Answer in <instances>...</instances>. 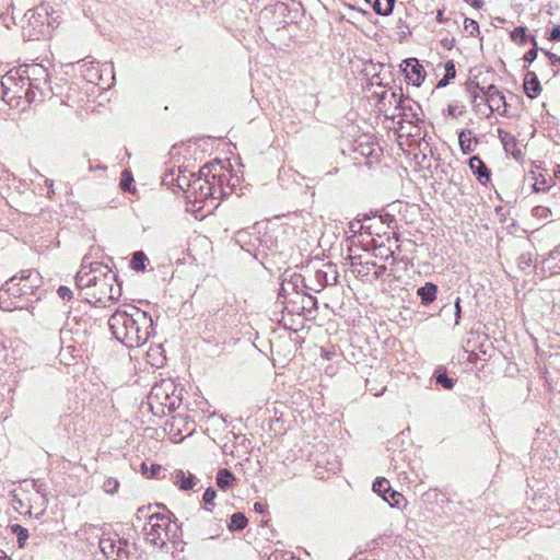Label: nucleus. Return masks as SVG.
<instances>
[{
    "instance_id": "obj_1",
    "label": "nucleus",
    "mask_w": 560,
    "mask_h": 560,
    "mask_svg": "<svg viewBox=\"0 0 560 560\" xmlns=\"http://www.w3.org/2000/svg\"><path fill=\"white\" fill-rule=\"evenodd\" d=\"M75 284L86 302L103 307L117 301L121 295V285L116 273L107 265L92 260L90 255L82 259L75 276Z\"/></svg>"
},
{
    "instance_id": "obj_2",
    "label": "nucleus",
    "mask_w": 560,
    "mask_h": 560,
    "mask_svg": "<svg viewBox=\"0 0 560 560\" xmlns=\"http://www.w3.org/2000/svg\"><path fill=\"white\" fill-rule=\"evenodd\" d=\"M147 399L149 411L158 418L165 416L166 411L176 410L182 404L180 390L171 380L154 384Z\"/></svg>"
},
{
    "instance_id": "obj_3",
    "label": "nucleus",
    "mask_w": 560,
    "mask_h": 560,
    "mask_svg": "<svg viewBox=\"0 0 560 560\" xmlns=\"http://www.w3.org/2000/svg\"><path fill=\"white\" fill-rule=\"evenodd\" d=\"M113 335L129 349L140 347V326L133 313L116 311L108 320Z\"/></svg>"
},
{
    "instance_id": "obj_4",
    "label": "nucleus",
    "mask_w": 560,
    "mask_h": 560,
    "mask_svg": "<svg viewBox=\"0 0 560 560\" xmlns=\"http://www.w3.org/2000/svg\"><path fill=\"white\" fill-rule=\"evenodd\" d=\"M39 273L35 270H24L20 277H13L5 282V285L0 290V306L4 310H10L9 306H3L5 296H21L33 294L39 287Z\"/></svg>"
},
{
    "instance_id": "obj_5",
    "label": "nucleus",
    "mask_w": 560,
    "mask_h": 560,
    "mask_svg": "<svg viewBox=\"0 0 560 560\" xmlns=\"http://www.w3.org/2000/svg\"><path fill=\"white\" fill-rule=\"evenodd\" d=\"M25 16L27 25L23 26V30L28 39H39L47 36L50 34L51 28L59 24V21H52L49 11L39 5L28 10Z\"/></svg>"
},
{
    "instance_id": "obj_6",
    "label": "nucleus",
    "mask_w": 560,
    "mask_h": 560,
    "mask_svg": "<svg viewBox=\"0 0 560 560\" xmlns=\"http://www.w3.org/2000/svg\"><path fill=\"white\" fill-rule=\"evenodd\" d=\"M145 517L147 521L142 525L145 544L152 547H163L168 538L170 518L163 513H153Z\"/></svg>"
},
{
    "instance_id": "obj_7",
    "label": "nucleus",
    "mask_w": 560,
    "mask_h": 560,
    "mask_svg": "<svg viewBox=\"0 0 560 560\" xmlns=\"http://www.w3.org/2000/svg\"><path fill=\"white\" fill-rule=\"evenodd\" d=\"M100 549L103 555L113 560H132L131 548L135 549V545H130L127 540L120 539L118 535L103 536L100 539Z\"/></svg>"
},
{
    "instance_id": "obj_8",
    "label": "nucleus",
    "mask_w": 560,
    "mask_h": 560,
    "mask_svg": "<svg viewBox=\"0 0 560 560\" xmlns=\"http://www.w3.org/2000/svg\"><path fill=\"white\" fill-rule=\"evenodd\" d=\"M214 165H205L199 171V176L192 179L190 190L196 201H202L209 197L217 198V184L210 180Z\"/></svg>"
},
{
    "instance_id": "obj_9",
    "label": "nucleus",
    "mask_w": 560,
    "mask_h": 560,
    "mask_svg": "<svg viewBox=\"0 0 560 560\" xmlns=\"http://www.w3.org/2000/svg\"><path fill=\"white\" fill-rule=\"evenodd\" d=\"M183 423V419L180 417L174 416L171 420L165 422L164 428L159 429L154 427H145L142 429V440L150 439L154 440L155 444L159 443L166 434L170 435L172 442L177 443L183 440V435L180 434L179 424Z\"/></svg>"
},
{
    "instance_id": "obj_10",
    "label": "nucleus",
    "mask_w": 560,
    "mask_h": 560,
    "mask_svg": "<svg viewBox=\"0 0 560 560\" xmlns=\"http://www.w3.org/2000/svg\"><path fill=\"white\" fill-rule=\"evenodd\" d=\"M26 85H28V78H23L18 72H8L1 79L3 90L2 97L4 100L8 97V102H11L15 97L21 98L23 95H26Z\"/></svg>"
},
{
    "instance_id": "obj_11",
    "label": "nucleus",
    "mask_w": 560,
    "mask_h": 560,
    "mask_svg": "<svg viewBox=\"0 0 560 560\" xmlns=\"http://www.w3.org/2000/svg\"><path fill=\"white\" fill-rule=\"evenodd\" d=\"M389 96L395 102L397 115L401 116L405 121L412 124L420 120L419 113L421 108L417 102L410 97L398 95L396 92H390ZM393 116H396V114Z\"/></svg>"
},
{
    "instance_id": "obj_12",
    "label": "nucleus",
    "mask_w": 560,
    "mask_h": 560,
    "mask_svg": "<svg viewBox=\"0 0 560 560\" xmlns=\"http://www.w3.org/2000/svg\"><path fill=\"white\" fill-rule=\"evenodd\" d=\"M482 97L481 102H485L488 105V116L499 110L501 107L506 108L508 104L505 101V96L501 91L494 85L490 84L485 89H481Z\"/></svg>"
},
{
    "instance_id": "obj_13",
    "label": "nucleus",
    "mask_w": 560,
    "mask_h": 560,
    "mask_svg": "<svg viewBox=\"0 0 560 560\" xmlns=\"http://www.w3.org/2000/svg\"><path fill=\"white\" fill-rule=\"evenodd\" d=\"M196 177L197 176L194 173L178 168L176 172L172 170L170 173L165 174L163 183L166 185L176 184L180 190L188 192L190 190L192 179Z\"/></svg>"
},
{
    "instance_id": "obj_14",
    "label": "nucleus",
    "mask_w": 560,
    "mask_h": 560,
    "mask_svg": "<svg viewBox=\"0 0 560 560\" xmlns=\"http://www.w3.org/2000/svg\"><path fill=\"white\" fill-rule=\"evenodd\" d=\"M402 72L408 82L420 86L425 78V71L417 58H408L401 65Z\"/></svg>"
},
{
    "instance_id": "obj_15",
    "label": "nucleus",
    "mask_w": 560,
    "mask_h": 560,
    "mask_svg": "<svg viewBox=\"0 0 560 560\" xmlns=\"http://www.w3.org/2000/svg\"><path fill=\"white\" fill-rule=\"evenodd\" d=\"M210 175V180L217 184V198L228 196L233 188L229 184V174L222 172L223 167L218 163Z\"/></svg>"
},
{
    "instance_id": "obj_16",
    "label": "nucleus",
    "mask_w": 560,
    "mask_h": 560,
    "mask_svg": "<svg viewBox=\"0 0 560 560\" xmlns=\"http://www.w3.org/2000/svg\"><path fill=\"white\" fill-rule=\"evenodd\" d=\"M171 480L179 490L187 491L196 486L197 478L189 471L176 469L172 472Z\"/></svg>"
},
{
    "instance_id": "obj_17",
    "label": "nucleus",
    "mask_w": 560,
    "mask_h": 560,
    "mask_svg": "<svg viewBox=\"0 0 560 560\" xmlns=\"http://www.w3.org/2000/svg\"><path fill=\"white\" fill-rule=\"evenodd\" d=\"M145 361L153 369L162 368L165 363V355L162 345L150 347L145 353Z\"/></svg>"
},
{
    "instance_id": "obj_18",
    "label": "nucleus",
    "mask_w": 560,
    "mask_h": 560,
    "mask_svg": "<svg viewBox=\"0 0 560 560\" xmlns=\"http://www.w3.org/2000/svg\"><path fill=\"white\" fill-rule=\"evenodd\" d=\"M523 89H524V93L529 98H535L539 95V93L541 91V86H540V82L535 72L528 71L525 74L524 82H523Z\"/></svg>"
},
{
    "instance_id": "obj_19",
    "label": "nucleus",
    "mask_w": 560,
    "mask_h": 560,
    "mask_svg": "<svg viewBox=\"0 0 560 560\" xmlns=\"http://www.w3.org/2000/svg\"><path fill=\"white\" fill-rule=\"evenodd\" d=\"M469 167L480 183L486 184L490 180V172L479 156L475 155L469 159Z\"/></svg>"
},
{
    "instance_id": "obj_20",
    "label": "nucleus",
    "mask_w": 560,
    "mask_h": 560,
    "mask_svg": "<svg viewBox=\"0 0 560 560\" xmlns=\"http://www.w3.org/2000/svg\"><path fill=\"white\" fill-rule=\"evenodd\" d=\"M498 135L503 148L506 152H511L514 156L521 154L520 150H516L517 140L516 138L509 131L503 129H498Z\"/></svg>"
},
{
    "instance_id": "obj_21",
    "label": "nucleus",
    "mask_w": 560,
    "mask_h": 560,
    "mask_svg": "<svg viewBox=\"0 0 560 560\" xmlns=\"http://www.w3.org/2000/svg\"><path fill=\"white\" fill-rule=\"evenodd\" d=\"M438 287L432 282H427L423 287H420L417 294L421 299L423 305H429L436 299Z\"/></svg>"
},
{
    "instance_id": "obj_22",
    "label": "nucleus",
    "mask_w": 560,
    "mask_h": 560,
    "mask_svg": "<svg viewBox=\"0 0 560 560\" xmlns=\"http://www.w3.org/2000/svg\"><path fill=\"white\" fill-rule=\"evenodd\" d=\"M39 7H44L49 11L50 16H52V21L60 22L63 0H44Z\"/></svg>"
},
{
    "instance_id": "obj_23",
    "label": "nucleus",
    "mask_w": 560,
    "mask_h": 560,
    "mask_svg": "<svg viewBox=\"0 0 560 560\" xmlns=\"http://www.w3.org/2000/svg\"><path fill=\"white\" fill-rule=\"evenodd\" d=\"M460 149L464 153H471L475 148L472 143H477V139L471 137L470 130H463L458 136Z\"/></svg>"
},
{
    "instance_id": "obj_24",
    "label": "nucleus",
    "mask_w": 560,
    "mask_h": 560,
    "mask_svg": "<svg viewBox=\"0 0 560 560\" xmlns=\"http://www.w3.org/2000/svg\"><path fill=\"white\" fill-rule=\"evenodd\" d=\"M396 0H375L373 10L380 15H389L395 5Z\"/></svg>"
},
{
    "instance_id": "obj_25",
    "label": "nucleus",
    "mask_w": 560,
    "mask_h": 560,
    "mask_svg": "<svg viewBox=\"0 0 560 560\" xmlns=\"http://www.w3.org/2000/svg\"><path fill=\"white\" fill-rule=\"evenodd\" d=\"M234 480V475L225 468L220 469L217 474V485L223 490L228 489Z\"/></svg>"
},
{
    "instance_id": "obj_26",
    "label": "nucleus",
    "mask_w": 560,
    "mask_h": 560,
    "mask_svg": "<svg viewBox=\"0 0 560 560\" xmlns=\"http://www.w3.org/2000/svg\"><path fill=\"white\" fill-rule=\"evenodd\" d=\"M165 469L161 465L153 464L150 468L147 467L145 463H142V476L151 479H161L164 478Z\"/></svg>"
},
{
    "instance_id": "obj_27",
    "label": "nucleus",
    "mask_w": 560,
    "mask_h": 560,
    "mask_svg": "<svg viewBox=\"0 0 560 560\" xmlns=\"http://www.w3.org/2000/svg\"><path fill=\"white\" fill-rule=\"evenodd\" d=\"M247 523L248 521L246 516L243 513L237 512L232 514L228 526L230 530L235 532L244 529L247 526Z\"/></svg>"
},
{
    "instance_id": "obj_28",
    "label": "nucleus",
    "mask_w": 560,
    "mask_h": 560,
    "mask_svg": "<svg viewBox=\"0 0 560 560\" xmlns=\"http://www.w3.org/2000/svg\"><path fill=\"white\" fill-rule=\"evenodd\" d=\"M372 488H373V491L376 492L377 494H380L383 499H384V497H387V493L392 489L389 481L385 478H377L373 482Z\"/></svg>"
},
{
    "instance_id": "obj_29",
    "label": "nucleus",
    "mask_w": 560,
    "mask_h": 560,
    "mask_svg": "<svg viewBox=\"0 0 560 560\" xmlns=\"http://www.w3.org/2000/svg\"><path fill=\"white\" fill-rule=\"evenodd\" d=\"M481 89H485V88L480 86L479 83L476 81H468L466 83V90L469 93L472 103H477L478 100L481 101V97H482V95H480Z\"/></svg>"
},
{
    "instance_id": "obj_30",
    "label": "nucleus",
    "mask_w": 560,
    "mask_h": 560,
    "mask_svg": "<svg viewBox=\"0 0 560 560\" xmlns=\"http://www.w3.org/2000/svg\"><path fill=\"white\" fill-rule=\"evenodd\" d=\"M132 182H133V177H132L131 172L128 170H125L121 174L119 187L124 191H129V192L133 194L136 191V187H131Z\"/></svg>"
},
{
    "instance_id": "obj_31",
    "label": "nucleus",
    "mask_w": 560,
    "mask_h": 560,
    "mask_svg": "<svg viewBox=\"0 0 560 560\" xmlns=\"http://www.w3.org/2000/svg\"><path fill=\"white\" fill-rule=\"evenodd\" d=\"M436 384L443 386L446 389L454 387L455 381L447 376L445 371L439 370L435 375Z\"/></svg>"
},
{
    "instance_id": "obj_32",
    "label": "nucleus",
    "mask_w": 560,
    "mask_h": 560,
    "mask_svg": "<svg viewBox=\"0 0 560 560\" xmlns=\"http://www.w3.org/2000/svg\"><path fill=\"white\" fill-rule=\"evenodd\" d=\"M11 529L18 537L19 546L23 547L28 538V530L19 524L12 525Z\"/></svg>"
},
{
    "instance_id": "obj_33",
    "label": "nucleus",
    "mask_w": 560,
    "mask_h": 560,
    "mask_svg": "<svg viewBox=\"0 0 560 560\" xmlns=\"http://www.w3.org/2000/svg\"><path fill=\"white\" fill-rule=\"evenodd\" d=\"M511 38L513 42H516L521 45L526 44V42H527L526 27H524V26L515 27L514 31L511 33Z\"/></svg>"
},
{
    "instance_id": "obj_34",
    "label": "nucleus",
    "mask_w": 560,
    "mask_h": 560,
    "mask_svg": "<svg viewBox=\"0 0 560 560\" xmlns=\"http://www.w3.org/2000/svg\"><path fill=\"white\" fill-rule=\"evenodd\" d=\"M266 560H299L294 557V555L290 551L283 550H275L272 551Z\"/></svg>"
},
{
    "instance_id": "obj_35",
    "label": "nucleus",
    "mask_w": 560,
    "mask_h": 560,
    "mask_svg": "<svg viewBox=\"0 0 560 560\" xmlns=\"http://www.w3.org/2000/svg\"><path fill=\"white\" fill-rule=\"evenodd\" d=\"M389 497H384V500L389 503L392 508L398 506L404 500V495L395 490H392L388 492Z\"/></svg>"
},
{
    "instance_id": "obj_36",
    "label": "nucleus",
    "mask_w": 560,
    "mask_h": 560,
    "mask_svg": "<svg viewBox=\"0 0 560 560\" xmlns=\"http://www.w3.org/2000/svg\"><path fill=\"white\" fill-rule=\"evenodd\" d=\"M119 487V482L115 478H107L103 483V489L106 493L114 494Z\"/></svg>"
},
{
    "instance_id": "obj_37",
    "label": "nucleus",
    "mask_w": 560,
    "mask_h": 560,
    "mask_svg": "<svg viewBox=\"0 0 560 560\" xmlns=\"http://www.w3.org/2000/svg\"><path fill=\"white\" fill-rule=\"evenodd\" d=\"M464 28L465 31H467L469 33V35L471 36H475L476 34L479 33V25L478 23L472 20V19H468L466 18L465 21H464Z\"/></svg>"
},
{
    "instance_id": "obj_38",
    "label": "nucleus",
    "mask_w": 560,
    "mask_h": 560,
    "mask_svg": "<svg viewBox=\"0 0 560 560\" xmlns=\"http://www.w3.org/2000/svg\"><path fill=\"white\" fill-rule=\"evenodd\" d=\"M530 42L533 43L534 47L524 55V60L527 62H533L537 58L538 52L537 42L534 36L530 37Z\"/></svg>"
},
{
    "instance_id": "obj_39",
    "label": "nucleus",
    "mask_w": 560,
    "mask_h": 560,
    "mask_svg": "<svg viewBox=\"0 0 560 560\" xmlns=\"http://www.w3.org/2000/svg\"><path fill=\"white\" fill-rule=\"evenodd\" d=\"M215 497H217V491L214 490V488L209 487L206 489V491L203 493L202 501L206 505H212Z\"/></svg>"
},
{
    "instance_id": "obj_40",
    "label": "nucleus",
    "mask_w": 560,
    "mask_h": 560,
    "mask_svg": "<svg viewBox=\"0 0 560 560\" xmlns=\"http://www.w3.org/2000/svg\"><path fill=\"white\" fill-rule=\"evenodd\" d=\"M445 75L447 79H454L456 77V69L453 60H448L445 66Z\"/></svg>"
},
{
    "instance_id": "obj_41",
    "label": "nucleus",
    "mask_w": 560,
    "mask_h": 560,
    "mask_svg": "<svg viewBox=\"0 0 560 560\" xmlns=\"http://www.w3.org/2000/svg\"><path fill=\"white\" fill-rule=\"evenodd\" d=\"M57 293L62 300H70L72 298V291L65 285L59 287Z\"/></svg>"
},
{
    "instance_id": "obj_42",
    "label": "nucleus",
    "mask_w": 560,
    "mask_h": 560,
    "mask_svg": "<svg viewBox=\"0 0 560 560\" xmlns=\"http://www.w3.org/2000/svg\"><path fill=\"white\" fill-rule=\"evenodd\" d=\"M130 267L136 271H140V250H137L132 254Z\"/></svg>"
},
{
    "instance_id": "obj_43",
    "label": "nucleus",
    "mask_w": 560,
    "mask_h": 560,
    "mask_svg": "<svg viewBox=\"0 0 560 560\" xmlns=\"http://www.w3.org/2000/svg\"><path fill=\"white\" fill-rule=\"evenodd\" d=\"M355 150L365 156H371L374 153V148H372L370 145L364 147L362 143H359V145Z\"/></svg>"
},
{
    "instance_id": "obj_44",
    "label": "nucleus",
    "mask_w": 560,
    "mask_h": 560,
    "mask_svg": "<svg viewBox=\"0 0 560 560\" xmlns=\"http://www.w3.org/2000/svg\"><path fill=\"white\" fill-rule=\"evenodd\" d=\"M549 39L552 42H560V26H555L549 35Z\"/></svg>"
},
{
    "instance_id": "obj_45",
    "label": "nucleus",
    "mask_w": 560,
    "mask_h": 560,
    "mask_svg": "<svg viewBox=\"0 0 560 560\" xmlns=\"http://www.w3.org/2000/svg\"><path fill=\"white\" fill-rule=\"evenodd\" d=\"M349 9L361 11L360 0H341Z\"/></svg>"
},
{
    "instance_id": "obj_46",
    "label": "nucleus",
    "mask_w": 560,
    "mask_h": 560,
    "mask_svg": "<svg viewBox=\"0 0 560 560\" xmlns=\"http://www.w3.org/2000/svg\"><path fill=\"white\" fill-rule=\"evenodd\" d=\"M460 313H462L460 299L457 298L456 301H455V324L456 325L459 324Z\"/></svg>"
},
{
    "instance_id": "obj_47",
    "label": "nucleus",
    "mask_w": 560,
    "mask_h": 560,
    "mask_svg": "<svg viewBox=\"0 0 560 560\" xmlns=\"http://www.w3.org/2000/svg\"><path fill=\"white\" fill-rule=\"evenodd\" d=\"M254 510L259 514H264L267 512V505L261 502H255Z\"/></svg>"
},
{
    "instance_id": "obj_48",
    "label": "nucleus",
    "mask_w": 560,
    "mask_h": 560,
    "mask_svg": "<svg viewBox=\"0 0 560 560\" xmlns=\"http://www.w3.org/2000/svg\"><path fill=\"white\" fill-rule=\"evenodd\" d=\"M44 184H45V186L49 189V190H48V192H47V195H48V197H50V196H51V194H54V190L51 189V188H52V186H54V180H52V179H49V178H46V179L44 180Z\"/></svg>"
},
{
    "instance_id": "obj_49",
    "label": "nucleus",
    "mask_w": 560,
    "mask_h": 560,
    "mask_svg": "<svg viewBox=\"0 0 560 560\" xmlns=\"http://www.w3.org/2000/svg\"><path fill=\"white\" fill-rule=\"evenodd\" d=\"M466 3L471 4L475 8H481L483 4L482 0H464Z\"/></svg>"
},
{
    "instance_id": "obj_50",
    "label": "nucleus",
    "mask_w": 560,
    "mask_h": 560,
    "mask_svg": "<svg viewBox=\"0 0 560 560\" xmlns=\"http://www.w3.org/2000/svg\"><path fill=\"white\" fill-rule=\"evenodd\" d=\"M126 313H133L135 314V317L138 315L139 313V308L133 306V305H129L127 306L125 310H124Z\"/></svg>"
},
{
    "instance_id": "obj_51",
    "label": "nucleus",
    "mask_w": 560,
    "mask_h": 560,
    "mask_svg": "<svg viewBox=\"0 0 560 560\" xmlns=\"http://www.w3.org/2000/svg\"><path fill=\"white\" fill-rule=\"evenodd\" d=\"M545 54L548 56V58L553 61V62H559L560 63V57L556 56L555 54L550 52V51H545Z\"/></svg>"
},
{
    "instance_id": "obj_52",
    "label": "nucleus",
    "mask_w": 560,
    "mask_h": 560,
    "mask_svg": "<svg viewBox=\"0 0 560 560\" xmlns=\"http://www.w3.org/2000/svg\"><path fill=\"white\" fill-rule=\"evenodd\" d=\"M545 212H546V209L542 207H535L533 209L534 215H542V213H545Z\"/></svg>"
},
{
    "instance_id": "obj_53",
    "label": "nucleus",
    "mask_w": 560,
    "mask_h": 560,
    "mask_svg": "<svg viewBox=\"0 0 560 560\" xmlns=\"http://www.w3.org/2000/svg\"><path fill=\"white\" fill-rule=\"evenodd\" d=\"M89 80H90V82H94L95 84H98V85L104 83L102 74L98 77V81H95V79H94V77L92 74L90 75Z\"/></svg>"
},
{
    "instance_id": "obj_54",
    "label": "nucleus",
    "mask_w": 560,
    "mask_h": 560,
    "mask_svg": "<svg viewBox=\"0 0 560 560\" xmlns=\"http://www.w3.org/2000/svg\"><path fill=\"white\" fill-rule=\"evenodd\" d=\"M451 79H447L446 77H444L443 79H441L438 83V88H443V86H446L448 84V81Z\"/></svg>"
},
{
    "instance_id": "obj_55",
    "label": "nucleus",
    "mask_w": 560,
    "mask_h": 560,
    "mask_svg": "<svg viewBox=\"0 0 560 560\" xmlns=\"http://www.w3.org/2000/svg\"><path fill=\"white\" fill-rule=\"evenodd\" d=\"M35 487H36V491L38 493H42L44 495V492H45V489H44V483H35Z\"/></svg>"
},
{
    "instance_id": "obj_56",
    "label": "nucleus",
    "mask_w": 560,
    "mask_h": 560,
    "mask_svg": "<svg viewBox=\"0 0 560 560\" xmlns=\"http://www.w3.org/2000/svg\"><path fill=\"white\" fill-rule=\"evenodd\" d=\"M436 20H438L439 22H444L443 11H442V10H439V11H438Z\"/></svg>"
},
{
    "instance_id": "obj_57",
    "label": "nucleus",
    "mask_w": 560,
    "mask_h": 560,
    "mask_svg": "<svg viewBox=\"0 0 560 560\" xmlns=\"http://www.w3.org/2000/svg\"><path fill=\"white\" fill-rule=\"evenodd\" d=\"M141 315H142L143 318H148L149 319V323H150L151 326L153 325V320H152V318L150 316H148L147 312L142 311Z\"/></svg>"
},
{
    "instance_id": "obj_58",
    "label": "nucleus",
    "mask_w": 560,
    "mask_h": 560,
    "mask_svg": "<svg viewBox=\"0 0 560 560\" xmlns=\"http://www.w3.org/2000/svg\"><path fill=\"white\" fill-rule=\"evenodd\" d=\"M145 260H147V257H145L144 253L142 252V266H141L142 271H144V269H145V265H144Z\"/></svg>"
},
{
    "instance_id": "obj_59",
    "label": "nucleus",
    "mask_w": 560,
    "mask_h": 560,
    "mask_svg": "<svg viewBox=\"0 0 560 560\" xmlns=\"http://www.w3.org/2000/svg\"><path fill=\"white\" fill-rule=\"evenodd\" d=\"M70 320H73V322H75V323H79V320H78L77 316H72V317H71V316H68V323H67L68 325H70Z\"/></svg>"
},
{
    "instance_id": "obj_60",
    "label": "nucleus",
    "mask_w": 560,
    "mask_h": 560,
    "mask_svg": "<svg viewBox=\"0 0 560 560\" xmlns=\"http://www.w3.org/2000/svg\"><path fill=\"white\" fill-rule=\"evenodd\" d=\"M104 70H105V71H110V72H112V68H110V67H108V66H105V67H104Z\"/></svg>"
},
{
    "instance_id": "obj_61",
    "label": "nucleus",
    "mask_w": 560,
    "mask_h": 560,
    "mask_svg": "<svg viewBox=\"0 0 560 560\" xmlns=\"http://www.w3.org/2000/svg\"><path fill=\"white\" fill-rule=\"evenodd\" d=\"M386 95H387V92H384L383 95H382V100H385Z\"/></svg>"
},
{
    "instance_id": "obj_62",
    "label": "nucleus",
    "mask_w": 560,
    "mask_h": 560,
    "mask_svg": "<svg viewBox=\"0 0 560 560\" xmlns=\"http://www.w3.org/2000/svg\"><path fill=\"white\" fill-rule=\"evenodd\" d=\"M0 560H10L8 557H0Z\"/></svg>"
},
{
    "instance_id": "obj_63",
    "label": "nucleus",
    "mask_w": 560,
    "mask_h": 560,
    "mask_svg": "<svg viewBox=\"0 0 560 560\" xmlns=\"http://www.w3.org/2000/svg\"><path fill=\"white\" fill-rule=\"evenodd\" d=\"M534 188H535L536 190H539V187L537 186V184H535V185H534Z\"/></svg>"
}]
</instances>
